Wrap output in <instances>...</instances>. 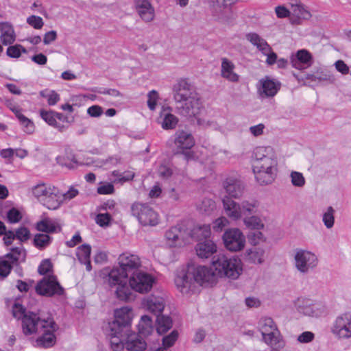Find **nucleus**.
I'll return each mask as SVG.
<instances>
[{
	"label": "nucleus",
	"mask_w": 351,
	"mask_h": 351,
	"mask_svg": "<svg viewBox=\"0 0 351 351\" xmlns=\"http://www.w3.org/2000/svg\"><path fill=\"white\" fill-rule=\"evenodd\" d=\"M114 319L109 323V329L113 334L117 332L130 333L132 319V309L124 306L114 311Z\"/></svg>",
	"instance_id": "20e7f679"
},
{
	"label": "nucleus",
	"mask_w": 351,
	"mask_h": 351,
	"mask_svg": "<svg viewBox=\"0 0 351 351\" xmlns=\"http://www.w3.org/2000/svg\"><path fill=\"white\" fill-rule=\"evenodd\" d=\"M241 216L247 217L257 215L259 210V202L255 199L243 200L240 203Z\"/></svg>",
	"instance_id": "4c0bfd02"
},
{
	"label": "nucleus",
	"mask_w": 351,
	"mask_h": 351,
	"mask_svg": "<svg viewBox=\"0 0 351 351\" xmlns=\"http://www.w3.org/2000/svg\"><path fill=\"white\" fill-rule=\"evenodd\" d=\"M52 241V237L49 234L38 233L35 234L33 243L34 246L42 250L48 247Z\"/></svg>",
	"instance_id": "a18cd8bd"
},
{
	"label": "nucleus",
	"mask_w": 351,
	"mask_h": 351,
	"mask_svg": "<svg viewBox=\"0 0 351 351\" xmlns=\"http://www.w3.org/2000/svg\"><path fill=\"white\" fill-rule=\"evenodd\" d=\"M302 80H308L317 83H333L334 76L323 69H319L312 73H308L301 78Z\"/></svg>",
	"instance_id": "cd10ccee"
},
{
	"label": "nucleus",
	"mask_w": 351,
	"mask_h": 351,
	"mask_svg": "<svg viewBox=\"0 0 351 351\" xmlns=\"http://www.w3.org/2000/svg\"><path fill=\"white\" fill-rule=\"evenodd\" d=\"M229 225V220L226 217H220L215 219L213 224V228L215 232H221Z\"/></svg>",
	"instance_id": "e2e57ef3"
},
{
	"label": "nucleus",
	"mask_w": 351,
	"mask_h": 351,
	"mask_svg": "<svg viewBox=\"0 0 351 351\" xmlns=\"http://www.w3.org/2000/svg\"><path fill=\"white\" fill-rule=\"evenodd\" d=\"M245 37L250 43L254 46H256L262 53H268L269 45L267 41L258 34L254 32L248 33L246 34Z\"/></svg>",
	"instance_id": "58836bf2"
},
{
	"label": "nucleus",
	"mask_w": 351,
	"mask_h": 351,
	"mask_svg": "<svg viewBox=\"0 0 351 351\" xmlns=\"http://www.w3.org/2000/svg\"><path fill=\"white\" fill-rule=\"evenodd\" d=\"M172 319L169 316L158 315L156 317V330L158 334L167 332L172 327Z\"/></svg>",
	"instance_id": "79ce46f5"
},
{
	"label": "nucleus",
	"mask_w": 351,
	"mask_h": 351,
	"mask_svg": "<svg viewBox=\"0 0 351 351\" xmlns=\"http://www.w3.org/2000/svg\"><path fill=\"white\" fill-rule=\"evenodd\" d=\"M175 109L177 114L187 119L196 118L205 111L198 95L176 105Z\"/></svg>",
	"instance_id": "9d476101"
},
{
	"label": "nucleus",
	"mask_w": 351,
	"mask_h": 351,
	"mask_svg": "<svg viewBox=\"0 0 351 351\" xmlns=\"http://www.w3.org/2000/svg\"><path fill=\"white\" fill-rule=\"evenodd\" d=\"M313 58L311 54L306 49H300L295 56L291 57V64L293 67L302 70L311 66Z\"/></svg>",
	"instance_id": "393cba45"
},
{
	"label": "nucleus",
	"mask_w": 351,
	"mask_h": 351,
	"mask_svg": "<svg viewBox=\"0 0 351 351\" xmlns=\"http://www.w3.org/2000/svg\"><path fill=\"white\" fill-rule=\"evenodd\" d=\"M143 304L149 312L156 315H160L165 308L164 299L161 297L152 295L147 298Z\"/></svg>",
	"instance_id": "7c9ffc66"
},
{
	"label": "nucleus",
	"mask_w": 351,
	"mask_h": 351,
	"mask_svg": "<svg viewBox=\"0 0 351 351\" xmlns=\"http://www.w3.org/2000/svg\"><path fill=\"white\" fill-rule=\"evenodd\" d=\"M35 227L38 231L45 232L47 234L61 231V226L59 223L49 217H45L37 221Z\"/></svg>",
	"instance_id": "c85d7f7f"
},
{
	"label": "nucleus",
	"mask_w": 351,
	"mask_h": 351,
	"mask_svg": "<svg viewBox=\"0 0 351 351\" xmlns=\"http://www.w3.org/2000/svg\"><path fill=\"white\" fill-rule=\"evenodd\" d=\"M172 91L176 106L198 95L193 90L192 84L185 78L178 80L173 85Z\"/></svg>",
	"instance_id": "ddd939ff"
},
{
	"label": "nucleus",
	"mask_w": 351,
	"mask_h": 351,
	"mask_svg": "<svg viewBox=\"0 0 351 351\" xmlns=\"http://www.w3.org/2000/svg\"><path fill=\"white\" fill-rule=\"evenodd\" d=\"M258 329L262 335V341L269 346L272 351H280L285 347V341L272 318L261 317L258 322Z\"/></svg>",
	"instance_id": "f257e3e1"
},
{
	"label": "nucleus",
	"mask_w": 351,
	"mask_h": 351,
	"mask_svg": "<svg viewBox=\"0 0 351 351\" xmlns=\"http://www.w3.org/2000/svg\"><path fill=\"white\" fill-rule=\"evenodd\" d=\"M195 250L200 258H208L217 252V245L210 240L199 242Z\"/></svg>",
	"instance_id": "c756f323"
},
{
	"label": "nucleus",
	"mask_w": 351,
	"mask_h": 351,
	"mask_svg": "<svg viewBox=\"0 0 351 351\" xmlns=\"http://www.w3.org/2000/svg\"><path fill=\"white\" fill-rule=\"evenodd\" d=\"M125 346L128 351H144L147 344L144 340L136 337L132 332L128 337Z\"/></svg>",
	"instance_id": "c9c22d12"
},
{
	"label": "nucleus",
	"mask_w": 351,
	"mask_h": 351,
	"mask_svg": "<svg viewBox=\"0 0 351 351\" xmlns=\"http://www.w3.org/2000/svg\"><path fill=\"white\" fill-rule=\"evenodd\" d=\"M57 160L60 165L65 166L70 169H75L77 166V162L74 156L71 158L67 156L66 158L58 157Z\"/></svg>",
	"instance_id": "680f3d73"
},
{
	"label": "nucleus",
	"mask_w": 351,
	"mask_h": 351,
	"mask_svg": "<svg viewBox=\"0 0 351 351\" xmlns=\"http://www.w3.org/2000/svg\"><path fill=\"white\" fill-rule=\"evenodd\" d=\"M113 331H110L108 333L110 337V342L111 348L114 351H121L125 346V343L127 341L130 333L125 332H117L113 334Z\"/></svg>",
	"instance_id": "473e14b6"
},
{
	"label": "nucleus",
	"mask_w": 351,
	"mask_h": 351,
	"mask_svg": "<svg viewBox=\"0 0 351 351\" xmlns=\"http://www.w3.org/2000/svg\"><path fill=\"white\" fill-rule=\"evenodd\" d=\"M322 221L327 228H331L335 223V210L332 206H328L323 213Z\"/></svg>",
	"instance_id": "3c124183"
},
{
	"label": "nucleus",
	"mask_w": 351,
	"mask_h": 351,
	"mask_svg": "<svg viewBox=\"0 0 351 351\" xmlns=\"http://www.w3.org/2000/svg\"><path fill=\"white\" fill-rule=\"evenodd\" d=\"M27 23L34 28L40 29L43 27L44 23L40 16L32 15L27 19Z\"/></svg>",
	"instance_id": "338daca9"
},
{
	"label": "nucleus",
	"mask_w": 351,
	"mask_h": 351,
	"mask_svg": "<svg viewBox=\"0 0 351 351\" xmlns=\"http://www.w3.org/2000/svg\"><path fill=\"white\" fill-rule=\"evenodd\" d=\"M332 332L339 339L351 338V313H346L337 317Z\"/></svg>",
	"instance_id": "dca6fc26"
},
{
	"label": "nucleus",
	"mask_w": 351,
	"mask_h": 351,
	"mask_svg": "<svg viewBox=\"0 0 351 351\" xmlns=\"http://www.w3.org/2000/svg\"><path fill=\"white\" fill-rule=\"evenodd\" d=\"M51 191L54 194H48L45 198L43 199V204L48 209L56 210L60 207L63 200L61 193L57 188L52 186Z\"/></svg>",
	"instance_id": "2f4dec72"
},
{
	"label": "nucleus",
	"mask_w": 351,
	"mask_h": 351,
	"mask_svg": "<svg viewBox=\"0 0 351 351\" xmlns=\"http://www.w3.org/2000/svg\"><path fill=\"white\" fill-rule=\"evenodd\" d=\"M178 337V332L173 330L169 335L162 338V346L165 348H168L173 346Z\"/></svg>",
	"instance_id": "052dcab7"
},
{
	"label": "nucleus",
	"mask_w": 351,
	"mask_h": 351,
	"mask_svg": "<svg viewBox=\"0 0 351 351\" xmlns=\"http://www.w3.org/2000/svg\"><path fill=\"white\" fill-rule=\"evenodd\" d=\"M311 13L301 3L291 5L290 23L292 25H300L302 20L310 19Z\"/></svg>",
	"instance_id": "a878e982"
},
{
	"label": "nucleus",
	"mask_w": 351,
	"mask_h": 351,
	"mask_svg": "<svg viewBox=\"0 0 351 351\" xmlns=\"http://www.w3.org/2000/svg\"><path fill=\"white\" fill-rule=\"evenodd\" d=\"M26 53V49L21 45H15L10 46L6 51L7 55L13 58H18L21 56V53Z\"/></svg>",
	"instance_id": "bf43d9fd"
},
{
	"label": "nucleus",
	"mask_w": 351,
	"mask_h": 351,
	"mask_svg": "<svg viewBox=\"0 0 351 351\" xmlns=\"http://www.w3.org/2000/svg\"><path fill=\"white\" fill-rule=\"evenodd\" d=\"M253 172L256 181L261 185L271 184L276 179L278 173V160L276 156L266 158L252 166Z\"/></svg>",
	"instance_id": "7ed1b4c3"
},
{
	"label": "nucleus",
	"mask_w": 351,
	"mask_h": 351,
	"mask_svg": "<svg viewBox=\"0 0 351 351\" xmlns=\"http://www.w3.org/2000/svg\"><path fill=\"white\" fill-rule=\"evenodd\" d=\"M14 265L5 258L0 259V279H4L10 274Z\"/></svg>",
	"instance_id": "603ef678"
},
{
	"label": "nucleus",
	"mask_w": 351,
	"mask_h": 351,
	"mask_svg": "<svg viewBox=\"0 0 351 351\" xmlns=\"http://www.w3.org/2000/svg\"><path fill=\"white\" fill-rule=\"evenodd\" d=\"M281 83L269 76L261 79L257 84V93L261 99L272 98L279 91Z\"/></svg>",
	"instance_id": "2eb2a0df"
},
{
	"label": "nucleus",
	"mask_w": 351,
	"mask_h": 351,
	"mask_svg": "<svg viewBox=\"0 0 351 351\" xmlns=\"http://www.w3.org/2000/svg\"><path fill=\"white\" fill-rule=\"evenodd\" d=\"M174 145L177 149L176 154H182L184 158L189 161L194 157V154L190 149L195 145L193 135L184 130H178L174 135Z\"/></svg>",
	"instance_id": "1a4fd4ad"
},
{
	"label": "nucleus",
	"mask_w": 351,
	"mask_h": 351,
	"mask_svg": "<svg viewBox=\"0 0 351 351\" xmlns=\"http://www.w3.org/2000/svg\"><path fill=\"white\" fill-rule=\"evenodd\" d=\"M10 250L11 252L8 253L4 258L10 261L12 264L17 265L20 261H25L26 252L22 245L21 247H12Z\"/></svg>",
	"instance_id": "a19ab883"
},
{
	"label": "nucleus",
	"mask_w": 351,
	"mask_h": 351,
	"mask_svg": "<svg viewBox=\"0 0 351 351\" xmlns=\"http://www.w3.org/2000/svg\"><path fill=\"white\" fill-rule=\"evenodd\" d=\"M178 122V118L171 113H167L165 115L162 127L165 130H171L176 128Z\"/></svg>",
	"instance_id": "864d4df0"
},
{
	"label": "nucleus",
	"mask_w": 351,
	"mask_h": 351,
	"mask_svg": "<svg viewBox=\"0 0 351 351\" xmlns=\"http://www.w3.org/2000/svg\"><path fill=\"white\" fill-rule=\"evenodd\" d=\"M115 294L119 300L127 301L130 299L132 293L127 282H125L116 287Z\"/></svg>",
	"instance_id": "de8ad7c7"
},
{
	"label": "nucleus",
	"mask_w": 351,
	"mask_h": 351,
	"mask_svg": "<svg viewBox=\"0 0 351 351\" xmlns=\"http://www.w3.org/2000/svg\"><path fill=\"white\" fill-rule=\"evenodd\" d=\"M222 202L225 213L229 218L237 221L242 217L239 203L236 202L229 197H223Z\"/></svg>",
	"instance_id": "bb28decb"
},
{
	"label": "nucleus",
	"mask_w": 351,
	"mask_h": 351,
	"mask_svg": "<svg viewBox=\"0 0 351 351\" xmlns=\"http://www.w3.org/2000/svg\"><path fill=\"white\" fill-rule=\"evenodd\" d=\"M16 239L21 242H25L30 238V232L25 227H20L14 232Z\"/></svg>",
	"instance_id": "0e129e2a"
},
{
	"label": "nucleus",
	"mask_w": 351,
	"mask_h": 351,
	"mask_svg": "<svg viewBox=\"0 0 351 351\" xmlns=\"http://www.w3.org/2000/svg\"><path fill=\"white\" fill-rule=\"evenodd\" d=\"M104 281L110 287H117L128 282V276L119 267L111 269L106 268L101 271Z\"/></svg>",
	"instance_id": "6ab92c4d"
},
{
	"label": "nucleus",
	"mask_w": 351,
	"mask_h": 351,
	"mask_svg": "<svg viewBox=\"0 0 351 351\" xmlns=\"http://www.w3.org/2000/svg\"><path fill=\"white\" fill-rule=\"evenodd\" d=\"M221 60V77L228 82L238 83L240 75L235 72L236 66L234 62L227 58H222Z\"/></svg>",
	"instance_id": "b1692460"
},
{
	"label": "nucleus",
	"mask_w": 351,
	"mask_h": 351,
	"mask_svg": "<svg viewBox=\"0 0 351 351\" xmlns=\"http://www.w3.org/2000/svg\"><path fill=\"white\" fill-rule=\"evenodd\" d=\"M291 182L293 186L302 188L305 185L306 181L302 173L293 171L290 173Z\"/></svg>",
	"instance_id": "4d7b16f0"
},
{
	"label": "nucleus",
	"mask_w": 351,
	"mask_h": 351,
	"mask_svg": "<svg viewBox=\"0 0 351 351\" xmlns=\"http://www.w3.org/2000/svg\"><path fill=\"white\" fill-rule=\"evenodd\" d=\"M51 318L42 319L38 313L28 311L22 321V330L25 335H30L32 334H39L42 332L44 328L51 330V326L49 322Z\"/></svg>",
	"instance_id": "39448f33"
},
{
	"label": "nucleus",
	"mask_w": 351,
	"mask_h": 351,
	"mask_svg": "<svg viewBox=\"0 0 351 351\" xmlns=\"http://www.w3.org/2000/svg\"><path fill=\"white\" fill-rule=\"evenodd\" d=\"M119 267L128 276L140 271L141 266L140 258L136 255L128 252L121 254L118 258Z\"/></svg>",
	"instance_id": "f3484780"
},
{
	"label": "nucleus",
	"mask_w": 351,
	"mask_h": 351,
	"mask_svg": "<svg viewBox=\"0 0 351 351\" xmlns=\"http://www.w3.org/2000/svg\"><path fill=\"white\" fill-rule=\"evenodd\" d=\"M245 225L254 230H261L264 228V224L259 217L256 215H251L245 217L243 219Z\"/></svg>",
	"instance_id": "49530a36"
},
{
	"label": "nucleus",
	"mask_w": 351,
	"mask_h": 351,
	"mask_svg": "<svg viewBox=\"0 0 351 351\" xmlns=\"http://www.w3.org/2000/svg\"><path fill=\"white\" fill-rule=\"evenodd\" d=\"M299 313L308 316H317V313L314 309V306L308 300L299 298L295 303Z\"/></svg>",
	"instance_id": "ea45409f"
},
{
	"label": "nucleus",
	"mask_w": 351,
	"mask_h": 351,
	"mask_svg": "<svg viewBox=\"0 0 351 351\" xmlns=\"http://www.w3.org/2000/svg\"><path fill=\"white\" fill-rule=\"evenodd\" d=\"M237 1L238 0H208L212 7L213 17L222 23H227L230 21V12L226 10L230 9Z\"/></svg>",
	"instance_id": "f8f14e48"
},
{
	"label": "nucleus",
	"mask_w": 351,
	"mask_h": 351,
	"mask_svg": "<svg viewBox=\"0 0 351 351\" xmlns=\"http://www.w3.org/2000/svg\"><path fill=\"white\" fill-rule=\"evenodd\" d=\"M134 8L141 19L149 23L155 18V10L148 0H134Z\"/></svg>",
	"instance_id": "5701e85b"
},
{
	"label": "nucleus",
	"mask_w": 351,
	"mask_h": 351,
	"mask_svg": "<svg viewBox=\"0 0 351 351\" xmlns=\"http://www.w3.org/2000/svg\"><path fill=\"white\" fill-rule=\"evenodd\" d=\"M265 250L262 248H254L247 251V260L252 263L261 264L264 261Z\"/></svg>",
	"instance_id": "37998d69"
},
{
	"label": "nucleus",
	"mask_w": 351,
	"mask_h": 351,
	"mask_svg": "<svg viewBox=\"0 0 351 351\" xmlns=\"http://www.w3.org/2000/svg\"><path fill=\"white\" fill-rule=\"evenodd\" d=\"M293 258L295 269L302 274L310 273L318 264V258L314 253L302 249L295 250Z\"/></svg>",
	"instance_id": "423d86ee"
},
{
	"label": "nucleus",
	"mask_w": 351,
	"mask_h": 351,
	"mask_svg": "<svg viewBox=\"0 0 351 351\" xmlns=\"http://www.w3.org/2000/svg\"><path fill=\"white\" fill-rule=\"evenodd\" d=\"M40 116L49 125L56 127L59 128L60 130H62V129L63 128V126L57 125V122L55 117V112L45 111L42 110H40Z\"/></svg>",
	"instance_id": "6e6d98bb"
},
{
	"label": "nucleus",
	"mask_w": 351,
	"mask_h": 351,
	"mask_svg": "<svg viewBox=\"0 0 351 351\" xmlns=\"http://www.w3.org/2000/svg\"><path fill=\"white\" fill-rule=\"evenodd\" d=\"M91 247L88 244H84L77 249V256L80 262L90 259Z\"/></svg>",
	"instance_id": "5fc2aeb1"
},
{
	"label": "nucleus",
	"mask_w": 351,
	"mask_h": 351,
	"mask_svg": "<svg viewBox=\"0 0 351 351\" xmlns=\"http://www.w3.org/2000/svg\"><path fill=\"white\" fill-rule=\"evenodd\" d=\"M158 174L161 178L168 179L172 176L173 171L169 166L162 164L158 169Z\"/></svg>",
	"instance_id": "774afa93"
},
{
	"label": "nucleus",
	"mask_w": 351,
	"mask_h": 351,
	"mask_svg": "<svg viewBox=\"0 0 351 351\" xmlns=\"http://www.w3.org/2000/svg\"><path fill=\"white\" fill-rule=\"evenodd\" d=\"M165 237L167 239L171 242L169 243L171 246H181L182 244L185 243L184 232L176 226L172 227L168 230L165 233Z\"/></svg>",
	"instance_id": "f704fd0d"
},
{
	"label": "nucleus",
	"mask_w": 351,
	"mask_h": 351,
	"mask_svg": "<svg viewBox=\"0 0 351 351\" xmlns=\"http://www.w3.org/2000/svg\"><path fill=\"white\" fill-rule=\"evenodd\" d=\"M155 283L154 277L143 271H138L130 276L129 285L132 289L140 293L151 291Z\"/></svg>",
	"instance_id": "9b49d317"
},
{
	"label": "nucleus",
	"mask_w": 351,
	"mask_h": 351,
	"mask_svg": "<svg viewBox=\"0 0 351 351\" xmlns=\"http://www.w3.org/2000/svg\"><path fill=\"white\" fill-rule=\"evenodd\" d=\"M38 272L40 275L49 276L53 272V265L49 259L43 260L38 268Z\"/></svg>",
	"instance_id": "13d9d810"
},
{
	"label": "nucleus",
	"mask_w": 351,
	"mask_h": 351,
	"mask_svg": "<svg viewBox=\"0 0 351 351\" xmlns=\"http://www.w3.org/2000/svg\"><path fill=\"white\" fill-rule=\"evenodd\" d=\"M222 184L226 193L232 198H240L244 193L245 185L237 177H227Z\"/></svg>",
	"instance_id": "412c9836"
},
{
	"label": "nucleus",
	"mask_w": 351,
	"mask_h": 351,
	"mask_svg": "<svg viewBox=\"0 0 351 351\" xmlns=\"http://www.w3.org/2000/svg\"><path fill=\"white\" fill-rule=\"evenodd\" d=\"M131 212L143 226H155L159 222L158 213L146 204L139 202L132 204Z\"/></svg>",
	"instance_id": "0eeeda50"
},
{
	"label": "nucleus",
	"mask_w": 351,
	"mask_h": 351,
	"mask_svg": "<svg viewBox=\"0 0 351 351\" xmlns=\"http://www.w3.org/2000/svg\"><path fill=\"white\" fill-rule=\"evenodd\" d=\"M212 267L216 276L237 279L242 271L241 261L236 256L228 257L223 254L215 256Z\"/></svg>",
	"instance_id": "f03ea898"
},
{
	"label": "nucleus",
	"mask_w": 351,
	"mask_h": 351,
	"mask_svg": "<svg viewBox=\"0 0 351 351\" xmlns=\"http://www.w3.org/2000/svg\"><path fill=\"white\" fill-rule=\"evenodd\" d=\"M223 241L225 247L231 252L243 250L245 244V237L238 228L227 230L223 235Z\"/></svg>",
	"instance_id": "4468645a"
},
{
	"label": "nucleus",
	"mask_w": 351,
	"mask_h": 351,
	"mask_svg": "<svg viewBox=\"0 0 351 351\" xmlns=\"http://www.w3.org/2000/svg\"><path fill=\"white\" fill-rule=\"evenodd\" d=\"M197 209L202 213L210 214L216 208L215 202L209 198H204L197 206Z\"/></svg>",
	"instance_id": "09e8293b"
},
{
	"label": "nucleus",
	"mask_w": 351,
	"mask_h": 351,
	"mask_svg": "<svg viewBox=\"0 0 351 351\" xmlns=\"http://www.w3.org/2000/svg\"><path fill=\"white\" fill-rule=\"evenodd\" d=\"M35 291L38 295L45 297L60 296L64 293V288L58 282L57 277L49 275L43 277L35 286Z\"/></svg>",
	"instance_id": "6e6552de"
},
{
	"label": "nucleus",
	"mask_w": 351,
	"mask_h": 351,
	"mask_svg": "<svg viewBox=\"0 0 351 351\" xmlns=\"http://www.w3.org/2000/svg\"><path fill=\"white\" fill-rule=\"evenodd\" d=\"M112 219L111 215L106 213H99L96 215L95 221L101 227L108 226Z\"/></svg>",
	"instance_id": "69168bd1"
},
{
	"label": "nucleus",
	"mask_w": 351,
	"mask_h": 351,
	"mask_svg": "<svg viewBox=\"0 0 351 351\" xmlns=\"http://www.w3.org/2000/svg\"><path fill=\"white\" fill-rule=\"evenodd\" d=\"M1 41L4 45H8L15 41V33L12 26L8 23H3L0 25Z\"/></svg>",
	"instance_id": "e433bc0d"
},
{
	"label": "nucleus",
	"mask_w": 351,
	"mask_h": 351,
	"mask_svg": "<svg viewBox=\"0 0 351 351\" xmlns=\"http://www.w3.org/2000/svg\"><path fill=\"white\" fill-rule=\"evenodd\" d=\"M49 326H51V330L44 328L42 332L39 333L40 336L36 340L35 346L40 348H50L56 343V336L53 332L57 329V326L53 319L49 322Z\"/></svg>",
	"instance_id": "4be33fe9"
},
{
	"label": "nucleus",
	"mask_w": 351,
	"mask_h": 351,
	"mask_svg": "<svg viewBox=\"0 0 351 351\" xmlns=\"http://www.w3.org/2000/svg\"><path fill=\"white\" fill-rule=\"evenodd\" d=\"M51 188L52 186H47L44 184H38L34 187L32 192L35 197L43 199L45 198L48 194H53L51 191Z\"/></svg>",
	"instance_id": "8fccbe9b"
},
{
	"label": "nucleus",
	"mask_w": 351,
	"mask_h": 351,
	"mask_svg": "<svg viewBox=\"0 0 351 351\" xmlns=\"http://www.w3.org/2000/svg\"><path fill=\"white\" fill-rule=\"evenodd\" d=\"M138 327L140 335L143 336L150 335L153 330L152 320L151 317L148 315L142 316Z\"/></svg>",
	"instance_id": "c03bdc74"
},
{
	"label": "nucleus",
	"mask_w": 351,
	"mask_h": 351,
	"mask_svg": "<svg viewBox=\"0 0 351 351\" xmlns=\"http://www.w3.org/2000/svg\"><path fill=\"white\" fill-rule=\"evenodd\" d=\"M274 152L271 147L259 146L254 149L252 155V165L260 161H265L266 158L274 156Z\"/></svg>",
	"instance_id": "72a5a7b5"
},
{
	"label": "nucleus",
	"mask_w": 351,
	"mask_h": 351,
	"mask_svg": "<svg viewBox=\"0 0 351 351\" xmlns=\"http://www.w3.org/2000/svg\"><path fill=\"white\" fill-rule=\"evenodd\" d=\"M191 278L195 284L204 285L206 283L213 284L215 281L216 274L209 268L204 266H189L188 267Z\"/></svg>",
	"instance_id": "a211bd4d"
},
{
	"label": "nucleus",
	"mask_w": 351,
	"mask_h": 351,
	"mask_svg": "<svg viewBox=\"0 0 351 351\" xmlns=\"http://www.w3.org/2000/svg\"><path fill=\"white\" fill-rule=\"evenodd\" d=\"M175 285L177 289L183 294L193 291L195 288V283L191 278L189 269L178 271L175 278Z\"/></svg>",
	"instance_id": "aec40b11"
}]
</instances>
